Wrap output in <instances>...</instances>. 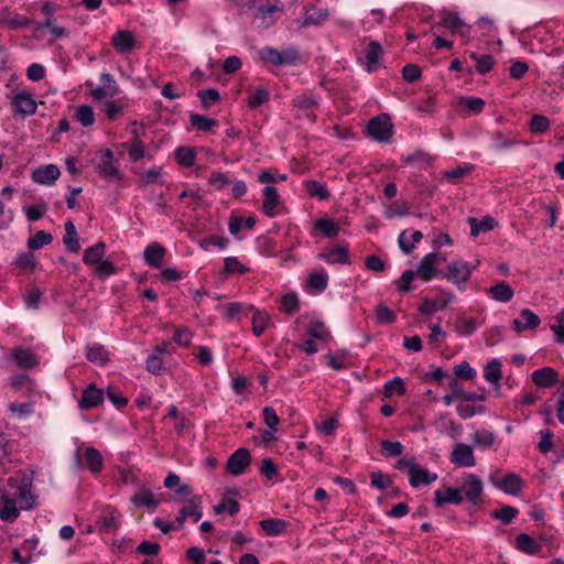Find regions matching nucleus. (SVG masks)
Returning a JSON list of instances; mask_svg holds the SVG:
<instances>
[{
  "label": "nucleus",
  "mask_w": 564,
  "mask_h": 564,
  "mask_svg": "<svg viewBox=\"0 0 564 564\" xmlns=\"http://www.w3.org/2000/svg\"><path fill=\"white\" fill-rule=\"evenodd\" d=\"M97 156L99 161L95 165V171L101 178L109 181H121L123 178L119 162L115 159V154L110 149L98 151Z\"/></svg>",
  "instance_id": "1"
},
{
  "label": "nucleus",
  "mask_w": 564,
  "mask_h": 564,
  "mask_svg": "<svg viewBox=\"0 0 564 564\" xmlns=\"http://www.w3.org/2000/svg\"><path fill=\"white\" fill-rule=\"evenodd\" d=\"M393 132V124L389 115L381 113L371 118L367 124V133L376 141L387 143Z\"/></svg>",
  "instance_id": "2"
},
{
  "label": "nucleus",
  "mask_w": 564,
  "mask_h": 564,
  "mask_svg": "<svg viewBox=\"0 0 564 564\" xmlns=\"http://www.w3.org/2000/svg\"><path fill=\"white\" fill-rule=\"evenodd\" d=\"M260 57L274 66L292 65L299 59V52L295 48L278 51L267 46L260 51Z\"/></svg>",
  "instance_id": "3"
},
{
  "label": "nucleus",
  "mask_w": 564,
  "mask_h": 564,
  "mask_svg": "<svg viewBox=\"0 0 564 564\" xmlns=\"http://www.w3.org/2000/svg\"><path fill=\"white\" fill-rule=\"evenodd\" d=\"M475 268L476 265H469L462 260H455L448 264L447 272L443 274V278L452 281L459 290H463Z\"/></svg>",
  "instance_id": "4"
},
{
  "label": "nucleus",
  "mask_w": 564,
  "mask_h": 564,
  "mask_svg": "<svg viewBox=\"0 0 564 564\" xmlns=\"http://www.w3.org/2000/svg\"><path fill=\"white\" fill-rule=\"evenodd\" d=\"M250 463V452L245 447H240L229 456L226 467L228 473L234 476H239L245 473Z\"/></svg>",
  "instance_id": "5"
},
{
  "label": "nucleus",
  "mask_w": 564,
  "mask_h": 564,
  "mask_svg": "<svg viewBox=\"0 0 564 564\" xmlns=\"http://www.w3.org/2000/svg\"><path fill=\"white\" fill-rule=\"evenodd\" d=\"M546 541L545 535H540L539 539H534L528 533H520L516 536L514 547L528 555H535L542 551V542Z\"/></svg>",
  "instance_id": "6"
},
{
  "label": "nucleus",
  "mask_w": 564,
  "mask_h": 564,
  "mask_svg": "<svg viewBox=\"0 0 564 564\" xmlns=\"http://www.w3.org/2000/svg\"><path fill=\"white\" fill-rule=\"evenodd\" d=\"M100 82L102 85L91 90V97L94 100L100 101L105 98H113L120 93V89L111 74L102 73L100 75Z\"/></svg>",
  "instance_id": "7"
},
{
  "label": "nucleus",
  "mask_w": 564,
  "mask_h": 564,
  "mask_svg": "<svg viewBox=\"0 0 564 564\" xmlns=\"http://www.w3.org/2000/svg\"><path fill=\"white\" fill-rule=\"evenodd\" d=\"M459 489L470 503L477 505L481 500L482 481L478 476L474 474L468 475Z\"/></svg>",
  "instance_id": "8"
},
{
  "label": "nucleus",
  "mask_w": 564,
  "mask_h": 564,
  "mask_svg": "<svg viewBox=\"0 0 564 564\" xmlns=\"http://www.w3.org/2000/svg\"><path fill=\"white\" fill-rule=\"evenodd\" d=\"M11 108L14 113L31 116L36 112L37 106L31 94L20 91L12 98Z\"/></svg>",
  "instance_id": "9"
},
{
  "label": "nucleus",
  "mask_w": 564,
  "mask_h": 564,
  "mask_svg": "<svg viewBox=\"0 0 564 564\" xmlns=\"http://www.w3.org/2000/svg\"><path fill=\"white\" fill-rule=\"evenodd\" d=\"M441 260L440 253L432 252L427 253L422 258L417 270L414 271L417 276H420L423 281H431L434 276L438 274L436 269V263Z\"/></svg>",
  "instance_id": "10"
},
{
  "label": "nucleus",
  "mask_w": 564,
  "mask_h": 564,
  "mask_svg": "<svg viewBox=\"0 0 564 564\" xmlns=\"http://www.w3.org/2000/svg\"><path fill=\"white\" fill-rule=\"evenodd\" d=\"M59 169L54 164H46L35 169L32 172V181L42 185H53L59 177Z\"/></svg>",
  "instance_id": "11"
},
{
  "label": "nucleus",
  "mask_w": 564,
  "mask_h": 564,
  "mask_svg": "<svg viewBox=\"0 0 564 564\" xmlns=\"http://www.w3.org/2000/svg\"><path fill=\"white\" fill-rule=\"evenodd\" d=\"M492 484L508 495L520 496L523 480L517 474L510 473L501 479H492Z\"/></svg>",
  "instance_id": "12"
},
{
  "label": "nucleus",
  "mask_w": 564,
  "mask_h": 564,
  "mask_svg": "<svg viewBox=\"0 0 564 564\" xmlns=\"http://www.w3.org/2000/svg\"><path fill=\"white\" fill-rule=\"evenodd\" d=\"M451 462L462 467H473L476 464L471 447L464 443H459L455 446L451 455Z\"/></svg>",
  "instance_id": "13"
},
{
  "label": "nucleus",
  "mask_w": 564,
  "mask_h": 564,
  "mask_svg": "<svg viewBox=\"0 0 564 564\" xmlns=\"http://www.w3.org/2000/svg\"><path fill=\"white\" fill-rule=\"evenodd\" d=\"M541 323L540 317L529 308H522L520 312V318L512 321V328L517 333H522L529 329H535Z\"/></svg>",
  "instance_id": "14"
},
{
  "label": "nucleus",
  "mask_w": 564,
  "mask_h": 564,
  "mask_svg": "<svg viewBox=\"0 0 564 564\" xmlns=\"http://www.w3.org/2000/svg\"><path fill=\"white\" fill-rule=\"evenodd\" d=\"M531 379L539 388L547 389L557 383L558 375L552 367H543L533 371Z\"/></svg>",
  "instance_id": "15"
},
{
  "label": "nucleus",
  "mask_w": 564,
  "mask_h": 564,
  "mask_svg": "<svg viewBox=\"0 0 564 564\" xmlns=\"http://www.w3.org/2000/svg\"><path fill=\"white\" fill-rule=\"evenodd\" d=\"M463 502V495L459 488L445 487L434 492V505L440 508L446 503L460 505Z\"/></svg>",
  "instance_id": "16"
},
{
  "label": "nucleus",
  "mask_w": 564,
  "mask_h": 564,
  "mask_svg": "<svg viewBox=\"0 0 564 564\" xmlns=\"http://www.w3.org/2000/svg\"><path fill=\"white\" fill-rule=\"evenodd\" d=\"M454 295L451 292L441 291L440 297L435 301L425 299L419 307V311L423 315H430L436 312L437 310L445 308L448 303L452 301Z\"/></svg>",
  "instance_id": "17"
},
{
  "label": "nucleus",
  "mask_w": 564,
  "mask_h": 564,
  "mask_svg": "<svg viewBox=\"0 0 564 564\" xmlns=\"http://www.w3.org/2000/svg\"><path fill=\"white\" fill-rule=\"evenodd\" d=\"M104 400V392L90 383L84 391L79 401L82 409L88 410L98 406Z\"/></svg>",
  "instance_id": "18"
},
{
  "label": "nucleus",
  "mask_w": 564,
  "mask_h": 564,
  "mask_svg": "<svg viewBox=\"0 0 564 564\" xmlns=\"http://www.w3.org/2000/svg\"><path fill=\"white\" fill-rule=\"evenodd\" d=\"M263 203L262 210L268 217L276 216V208L280 205V196L278 189L274 186L267 185L263 188Z\"/></svg>",
  "instance_id": "19"
},
{
  "label": "nucleus",
  "mask_w": 564,
  "mask_h": 564,
  "mask_svg": "<svg viewBox=\"0 0 564 564\" xmlns=\"http://www.w3.org/2000/svg\"><path fill=\"white\" fill-rule=\"evenodd\" d=\"M317 100L308 95H301L293 99V106L297 108L301 112V116L315 121V109L317 108Z\"/></svg>",
  "instance_id": "20"
},
{
  "label": "nucleus",
  "mask_w": 564,
  "mask_h": 564,
  "mask_svg": "<svg viewBox=\"0 0 564 564\" xmlns=\"http://www.w3.org/2000/svg\"><path fill=\"white\" fill-rule=\"evenodd\" d=\"M319 258L327 263H349L348 248L344 245H336L319 253Z\"/></svg>",
  "instance_id": "21"
},
{
  "label": "nucleus",
  "mask_w": 564,
  "mask_h": 564,
  "mask_svg": "<svg viewBox=\"0 0 564 564\" xmlns=\"http://www.w3.org/2000/svg\"><path fill=\"white\" fill-rule=\"evenodd\" d=\"M12 358L23 369H31L39 364L37 357L28 348L15 347L12 349Z\"/></svg>",
  "instance_id": "22"
},
{
  "label": "nucleus",
  "mask_w": 564,
  "mask_h": 564,
  "mask_svg": "<svg viewBox=\"0 0 564 564\" xmlns=\"http://www.w3.org/2000/svg\"><path fill=\"white\" fill-rule=\"evenodd\" d=\"M111 43L116 51L120 53L130 52L135 46V41L133 39L132 33L124 30L116 32L112 36Z\"/></svg>",
  "instance_id": "23"
},
{
  "label": "nucleus",
  "mask_w": 564,
  "mask_h": 564,
  "mask_svg": "<svg viewBox=\"0 0 564 564\" xmlns=\"http://www.w3.org/2000/svg\"><path fill=\"white\" fill-rule=\"evenodd\" d=\"M130 501L138 508L144 507L150 510H155L159 506V501L154 499L149 488H141L130 498Z\"/></svg>",
  "instance_id": "24"
},
{
  "label": "nucleus",
  "mask_w": 564,
  "mask_h": 564,
  "mask_svg": "<svg viewBox=\"0 0 564 564\" xmlns=\"http://www.w3.org/2000/svg\"><path fill=\"white\" fill-rule=\"evenodd\" d=\"M441 24L446 29L451 30L453 33H458L460 36H467L469 32V28L465 24V22L458 17L457 13H448L446 14Z\"/></svg>",
  "instance_id": "25"
},
{
  "label": "nucleus",
  "mask_w": 564,
  "mask_h": 564,
  "mask_svg": "<svg viewBox=\"0 0 564 564\" xmlns=\"http://www.w3.org/2000/svg\"><path fill=\"white\" fill-rule=\"evenodd\" d=\"M165 249L158 242L149 245L144 250V261L154 268H161Z\"/></svg>",
  "instance_id": "26"
},
{
  "label": "nucleus",
  "mask_w": 564,
  "mask_h": 564,
  "mask_svg": "<svg viewBox=\"0 0 564 564\" xmlns=\"http://www.w3.org/2000/svg\"><path fill=\"white\" fill-rule=\"evenodd\" d=\"M65 235L63 236V243L67 251L77 253L80 249L78 235L75 225L72 220H67L64 225Z\"/></svg>",
  "instance_id": "27"
},
{
  "label": "nucleus",
  "mask_w": 564,
  "mask_h": 564,
  "mask_svg": "<svg viewBox=\"0 0 564 564\" xmlns=\"http://www.w3.org/2000/svg\"><path fill=\"white\" fill-rule=\"evenodd\" d=\"M328 15L329 12L327 9L313 7L306 11L300 26L306 28L308 25H321L324 21L327 20Z\"/></svg>",
  "instance_id": "28"
},
{
  "label": "nucleus",
  "mask_w": 564,
  "mask_h": 564,
  "mask_svg": "<svg viewBox=\"0 0 564 564\" xmlns=\"http://www.w3.org/2000/svg\"><path fill=\"white\" fill-rule=\"evenodd\" d=\"M437 479L436 474H431L426 468L416 465L414 470H411L410 484L412 487L421 485H430Z\"/></svg>",
  "instance_id": "29"
},
{
  "label": "nucleus",
  "mask_w": 564,
  "mask_h": 564,
  "mask_svg": "<svg viewBox=\"0 0 564 564\" xmlns=\"http://www.w3.org/2000/svg\"><path fill=\"white\" fill-rule=\"evenodd\" d=\"M85 464L91 473H100L104 468V458L100 452L95 447H87L85 449Z\"/></svg>",
  "instance_id": "30"
},
{
  "label": "nucleus",
  "mask_w": 564,
  "mask_h": 564,
  "mask_svg": "<svg viewBox=\"0 0 564 564\" xmlns=\"http://www.w3.org/2000/svg\"><path fill=\"white\" fill-rule=\"evenodd\" d=\"M383 54V50L379 42L370 41L366 50V59L368 72H372L377 68L380 57Z\"/></svg>",
  "instance_id": "31"
},
{
  "label": "nucleus",
  "mask_w": 564,
  "mask_h": 564,
  "mask_svg": "<svg viewBox=\"0 0 564 564\" xmlns=\"http://www.w3.org/2000/svg\"><path fill=\"white\" fill-rule=\"evenodd\" d=\"M487 292L496 301L505 302V303L511 301V299L514 295L512 288L503 281L495 284Z\"/></svg>",
  "instance_id": "32"
},
{
  "label": "nucleus",
  "mask_w": 564,
  "mask_h": 564,
  "mask_svg": "<svg viewBox=\"0 0 564 564\" xmlns=\"http://www.w3.org/2000/svg\"><path fill=\"white\" fill-rule=\"evenodd\" d=\"M261 529L270 536L280 535L285 531L288 523L283 519L269 518L260 522Z\"/></svg>",
  "instance_id": "33"
},
{
  "label": "nucleus",
  "mask_w": 564,
  "mask_h": 564,
  "mask_svg": "<svg viewBox=\"0 0 564 564\" xmlns=\"http://www.w3.org/2000/svg\"><path fill=\"white\" fill-rule=\"evenodd\" d=\"M470 235L477 237L480 232H486L495 227L496 220L490 216H485L480 221L475 217L468 218Z\"/></svg>",
  "instance_id": "34"
},
{
  "label": "nucleus",
  "mask_w": 564,
  "mask_h": 564,
  "mask_svg": "<svg viewBox=\"0 0 564 564\" xmlns=\"http://www.w3.org/2000/svg\"><path fill=\"white\" fill-rule=\"evenodd\" d=\"M105 250L106 245L102 241H99L94 246L87 248L83 254L84 263L88 265L97 264L100 260H102V257L105 256Z\"/></svg>",
  "instance_id": "35"
},
{
  "label": "nucleus",
  "mask_w": 564,
  "mask_h": 564,
  "mask_svg": "<svg viewBox=\"0 0 564 564\" xmlns=\"http://www.w3.org/2000/svg\"><path fill=\"white\" fill-rule=\"evenodd\" d=\"M457 105L469 115H479L485 108V100L479 97H460Z\"/></svg>",
  "instance_id": "36"
},
{
  "label": "nucleus",
  "mask_w": 564,
  "mask_h": 564,
  "mask_svg": "<svg viewBox=\"0 0 564 564\" xmlns=\"http://www.w3.org/2000/svg\"><path fill=\"white\" fill-rule=\"evenodd\" d=\"M270 93L263 86H258L249 91L248 106L258 108L269 101Z\"/></svg>",
  "instance_id": "37"
},
{
  "label": "nucleus",
  "mask_w": 564,
  "mask_h": 564,
  "mask_svg": "<svg viewBox=\"0 0 564 564\" xmlns=\"http://www.w3.org/2000/svg\"><path fill=\"white\" fill-rule=\"evenodd\" d=\"M501 377V362L498 359L489 361L485 367V379L496 387H499Z\"/></svg>",
  "instance_id": "38"
},
{
  "label": "nucleus",
  "mask_w": 564,
  "mask_h": 564,
  "mask_svg": "<svg viewBox=\"0 0 564 564\" xmlns=\"http://www.w3.org/2000/svg\"><path fill=\"white\" fill-rule=\"evenodd\" d=\"M469 57L476 62L475 68L479 74H486L490 72L495 65V59L490 54L478 56L475 52H471Z\"/></svg>",
  "instance_id": "39"
},
{
  "label": "nucleus",
  "mask_w": 564,
  "mask_h": 564,
  "mask_svg": "<svg viewBox=\"0 0 564 564\" xmlns=\"http://www.w3.org/2000/svg\"><path fill=\"white\" fill-rule=\"evenodd\" d=\"M305 187H306L308 195L312 197H317L321 200H328L330 197V193L326 188V185H324L317 181H313V180L307 181L305 183Z\"/></svg>",
  "instance_id": "40"
},
{
  "label": "nucleus",
  "mask_w": 564,
  "mask_h": 564,
  "mask_svg": "<svg viewBox=\"0 0 564 564\" xmlns=\"http://www.w3.org/2000/svg\"><path fill=\"white\" fill-rule=\"evenodd\" d=\"M406 392L403 380L400 377H394L392 380L387 381L383 387V394L386 398H391L394 393L399 397L404 395Z\"/></svg>",
  "instance_id": "41"
},
{
  "label": "nucleus",
  "mask_w": 564,
  "mask_h": 564,
  "mask_svg": "<svg viewBox=\"0 0 564 564\" xmlns=\"http://www.w3.org/2000/svg\"><path fill=\"white\" fill-rule=\"evenodd\" d=\"M86 357L89 361L100 365H105L108 361V354L100 344L88 346L86 349Z\"/></svg>",
  "instance_id": "42"
},
{
  "label": "nucleus",
  "mask_w": 564,
  "mask_h": 564,
  "mask_svg": "<svg viewBox=\"0 0 564 564\" xmlns=\"http://www.w3.org/2000/svg\"><path fill=\"white\" fill-rule=\"evenodd\" d=\"M191 124L199 131H209L212 128L218 124L217 120L207 118L203 115L191 113L189 116Z\"/></svg>",
  "instance_id": "43"
},
{
  "label": "nucleus",
  "mask_w": 564,
  "mask_h": 564,
  "mask_svg": "<svg viewBox=\"0 0 564 564\" xmlns=\"http://www.w3.org/2000/svg\"><path fill=\"white\" fill-rule=\"evenodd\" d=\"M20 512L13 499H6L0 508V519L7 522H13Z\"/></svg>",
  "instance_id": "44"
},
{
  "label": "nucleus",
  "mask_w": 564,
  "mask_h": 564,
  "mask_svg": "<svg viewBox=\"0 0 564 564\" xmlns=\"http://www.w3.org/2000/svg\"><path fill=\"white\" fill-rule=\"evenodd\" d=\"M307 334L313 338L321 339L326 343L329 341L332 338V335L327 330L325 324L319 321L310 323Z\"/></svg>",
  "instance_id": "45"
},
{
  "label": "nucleus",
  "mask_w": 564,
  "mask_h": 564,
  "mask_svg": "<svg viewBox=\"0 0 564 564\" xmlns=\"http://www.w3.org/2000/svg\"><path fill=\"white\" fill-rule=\"evenodd\" d=\"M75 119L80 122L83 127H90L95 122V113L90 106H79L75 111Z\"/></svg>",
  "instance_id": "46"
},
{
  "label": "nucleus",
  "mask_w": 564,
  "mask_h": 564,
  "mask_svg": "<svg viewBox=\"0 0 564 564\" xmlns=\"http://www.w3.org/2000/svg\"><path fill=\"white\" fill-rule=\"evenodd\" d=\"M315 227L318 228L325 237L335 238L339 232V226L329 218H321L315 223Z\"/></svg>",
  "instance_id": "47"
},
{
  "label": "nucleus",
  "mask_w": 564,
  "mask_h": 564,
  "mask_svg": "<svg viewBox=\"0 0 564 564\" xmlns=\"http://www.w3.org/2000/svg\"><path fill=\"white\" fill-rule=\"evenodd\" d=\"M270 322V316L267 312L256 311L252 315V332L259 337L265 329L268 323Z\"/></svg>",
  "instance_id": "48"
},
{
  "label": "nucleus",
  "mask_w": 564,
  "mask_h": 564,
  "mask_svg": "<svg viewBox=\"0 0 564 564\" xmlns=\"http://www.w3.org/2000/svg\"><path fill=\"white\" fill-rule=\"evenodd\" d=\"M529 129L532 133L542 134L550 129V120L543 115H533L530 122Z\"/></svg>",
  "instance_id": "49"
},
{
  "label": "nucleus",
  "mask_w": 564,
  "mask_h": 564,
  "mask_svg": "<svg viewBox=\"0 0 564 564\" xmlns=\"http://www.w3.org/2000/svg\"><path fill=\"white\" fill-rule=\"evenodd\" d=\"M328 276L325 272L310 273L307 285L311 290L323 292L327 288Z\"/></svg>",
  "instance_id": "50"
},
{
  "label": "nucleus",
  "mask_w": 564,
  "mask_h": 564,
  "mask_svg": "<svg viewBox=\"0 0 564 564\" xmlns=\"http://www.w3.org/2000/svg\"><path fill=\"white\" fill-rule=\"evenodd\" d=\"M175 160L180 165L189 167L195 162V152L187 147L177 148L175 150Z\"/></svg>",
  "instance_id": "51"
},
{
  "label": "nucleus",
  "mask_w": 564,
  "mask_h": 564,
  "mask_svg": "<svg viewBox=\"0 0 564 564\" xmlns=\"http://www.w3.org/2000/svg\"><path fill=\"white\" fill-rule=\"evenodd\" d=\"M53 241V236L44 230H39L33 237L28 240V248L30 250H37L45 245Z\"/></svg>",
  "instance_id": "52"
},
{
  "label": "nucleus",
  "mask_w": 564,
  "mask_h": 564,
  "mask_svg": "<svg viewBox=\"0 0 564 564\" xmlns=\"http://www.w3.org/2000/svg\"><path fill=\"white\" fill-rule=\"evenodd\" d=\"M197 97L202 102L203 109L207 110L213 104H216L220 100V94L215 88H209L206 90H198Z\"/></svg>",
  "instance_id": "53"
},
{
  "label": "nucleus",
  "mask_w": 564,
  "mask_h": 564,
  "mask_svg": "<svg viewBox=\"0 0 564 564\" xmlns=\"http://www.w3.org/2000/svg\"><path fill=\"white\" fill-rule=\"evenodd\" d=\"M404 446L401 442L384 440L381 442V454L386 457H398L403 454Z\"/></svg>",
  "instance_id": "54"
},
{
  "label": "nucleus",
  "mask_w": 564,
  "mask_h": 564,
  "mask_svg": "<svg viewBox=\"0 0 564 564\" xmlns=\"http://www.w3.org/2000/svg\"><path fill=\"white\" fill-rule=\"evenodd\" d=\"M519 511L514 507L505 506L498 510L491 512V517L502 521L506 524L512 522V520L518 516Z\"/></svg>",
  "instance_id": "55"
},
{
  "label": "nucleus",
  "mask_w": 564,
  "mask_h": 564,
  "mask_svg": "<svg viewBox=\"0 0 564 564\" xmlns=\"http://www.w3.org/2000/svg\"><path fill=\"white\" fill-rule=\"evenodd\" d=\"M473 441L476 445L488 448L494 445L496 435L488 430H479L474 433Z\"/></svg>",
  "instance_id": "56"
},
{
  "label": "nucleus",
  "mask_w": 564,
  "mask_h": 564,
  "mask_svg": "<svg viewBox=\"0 0 564 564\" xmlns=\"http://www.w3.org/2000/svg\"><path fill=\"white\" fill-rule=\"evenodd\" d=\"M249 272V268L239 262L236 257H228L224 261V273L226 274H245Z\"/></svg>",
  "instance_id": "57"
},
{
  "label": "nucleus",
  "mask_w": 564,
  "mask_h": 564,
  "mask_svg": "<svg viewBox=\"0 0 564 564\" xmlns=\"http://www.w3.org/2000/svg\"><path fill=\"white\" fill-rule=\"evenodd\" d=\"M160 177L161 167H152L139 176L138 184L140 187H145L149 184H158L160 183Z\"/></svg>",
  "instance_id": "58"
},
{
  "label": "nucleus",
  "mask_w": 564,
  "mask_h": 564,
  "mask_svg": "<svg viewBox=\"0 0 564 564\" xmlns=\"http://www.w3.org/2000/svg\"><path fill=\"white\" fill-rule=\"evenodd\" d=\"M281 308L286 314H294L300 308V301L296 293H288L282 297Z\"/></svg>",
  "instance_id": "59"
},
{
  "label": "nucleus",
  "mask_w": 564,
  "mask_h": 564,
  "mask_svg": "<svg viewBox=\"0 0 564 564\" xmlns=\"http://www.w3.org/2000/svg\"><path fill=\"white\" fill-rule=\"evenodd\" d=\"M491 139L495 142L496 149L498 150H505L518 143L516 138L505 135L501 131H495L491 134Z\"/></svg>",
  "instance_id": "60"
},
{
  "label": "nucleus",
  "mask_w": 564,
  "mask_h": 564,
  "mask_svg": "<svg viewBox=\"0 0 564 564\" xmlns=\"http://www.w3.org/2000/svg\"><path fill=\"white\" fill-rule=\"evenodd\" d=\"M239 502L234 499H223L221 502L214 507V512L219 514L224 511H228L230 516H235L239 512Z\"/></svg>",
  "instance_id": "61"
},
{
  "label": "nucleus",
  "mask_w": 564,
  "mask_h": 564,
  "mask_svg": "<svg viewBox=\"0 0 564 564\" xmlns=\"http://www.w3.org/2000/svg\"><path fill=\"white\" fill-rule=\"evenodd\" d=\"M376 317L379 324H391L395 321V313L384 304H379L376 307Z\"/></svg>",
  "instance_id": "62"
},
{
  "label": "nucleus",
  "mask_w": 564,
  "mask_h": 564,
  "mask_svg": "<svg viewBox=\"0 0 564 564\" xmlns=\"http://www.w3.org/2000/svg\"><path fill=\"white\" fill-rule=\"evenodd\" d=\"M474 169L473 164H464L453 170L446 171L444 177L454 183L458 182Z\"/></svg>",
  "instance_id": "63"
},
{
  "label": "nucleus",
  "mask_w": 564,
  "mask_h": 564,
  "mask_svg": "<svg viewBox=\"0 0 564 564\" xmlns=\"http://www.w3.org/2000/svg\"><path fill=\"white\" fill-rule=\"evenodd\" d=\"M144 145L139 138H134L128 145V154L131 161L137 162L144 156Z\"/></svg>",
  "instance_id": "64"
}]
</instances>
